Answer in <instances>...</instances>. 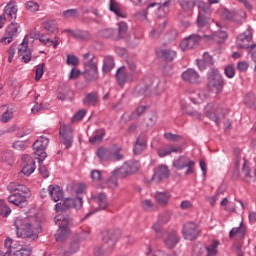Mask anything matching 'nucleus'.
Instances as JSON below:
<instances>
[{"mask_svg":"<svg viewBox=\"0 0 256 256\" xmlns=\"http://www.w3.org/2000/svg\"><path fill=\"white\" fill-rule=\"evenodd\" d=\"M117 241H119V234L117 232L108 230L101 232L97 256L111 255L115 245H117Z\"/></svg>","mask_w":256,"mask_h":256,"instance_id":"nucleus-1","label":"nucleus"},{"mask_svg":"<svg viewBox=\"0 0 256 256\" xmlns=\"http://www.w3.org/2000/svg\"><path fill=\"white\" fill-rule=\"evenodd\" d=\"M14 227L16 228L17 237L27 239L28 241H35V239L39 237V235L33 231L29 218L17 217L14 220Z\"/></svg>","mask_w":256,"mask_h":256,"instance_id":"nucleus-2","label":"nucleus"},{"mask_svg":"<svg viewBox=\"0 0 256 256\" xmlns=\"http://www.w3.org/2000/svg\"><path fill=\"white\" fill-rule=\"evenodd\" d=\"M56 224L59 225L55 237L56 241L64 243L69 239V228L73 225V218L67 214H59L55 217Z\"/></svg>","mask_w":256,"mask_h":256,"instance_id":"nucleus-3","label":"nucleus"},{"mask_svg":"<svg viewBox=\"0 0 256 256\" xmlns=\"http://www.w3.org/2000/svg\"><path fill=\"white\" fill-rule=\"evenodd\" d=\"M207 87L209 91L215 93L216 95L223 91V87H225V81L223 80V77L219 73V70L211 68L208 71Z\"/></svg>","mask_w":256,"mask_h":256,"instance_id":"nucleus-4","label":"nucleus"},{"mask_svg":"<svg viewBox=\"0 0 256 256\" xmlns=\"http://www.w3.org/2000/svg\"><path fill=\"white\" fill-rule=\"evenodd\" d=\"M204 115H206V117L211 121H214L217 127H219L221 117H225V115H227V110L217 103H209L204 108Z\"/></svg>","mask_w":256,"mask_h":256,"instance_id":"nucleus-5","label":"nucleus"},{"mask_svg":"<svg viewBox=\"0 0 256 256\" xmlns=\"http://www.w3.org/2000/svg\"><path fill=\"white\" fill-rule=\"evenodd\" d=\"M81 207H83V198L78 196L61 200L60 203L55 205V211L57 213H67L69 209H80Z\"/></svg>","mask_w":256,"mask_h":256,"instance_id":"nucleus-6","label":"nucleus"},{"mask_svg":"<svg viewBox=\"0 0 256 256\" xmlns=\"http://www.w3.org/2000/svg\"><path fill=\"white\" fill-rule=\"evenodd\" d=\"M172 166L178 171H183V169H187L185 175H191L192 173H194L195 161L191 160V158L185 155H182L173 160Z\"/></svg>","mask_w":256,"mask_h":256,"instance_id":"nucleus-7","label":"nucleus"},{"mask_svg":"<svg viewBox=\"0 0 256 256\" xmlns=\"http://www.w3.org/2000/svg\"><path fill=\"white\" fill-rule=\"evenodd\" d=\"M89 238V231H84L80 235H75L68 244V248L63 252V256L75 255L81 249V241Z\"/></svg>","mask_w":256,"mask_h":256,"instance_id":"nucleus-8","label":"nucleus"},{"mask_svg":"<svg viewBox=\"0 0 256 256\" xmlns=\"http://www.w3.org/2000/svg\"><path fill=\"white\" fill-rule=\"evenodd\" d=\"M32 147L34 149L36 159L43 163V160L47 159V152L45 151L47 147H49V138L41 136L33 143Z\"/></svg>","mask_w":256,"mask_h":256,"instance_id":"nucleus-9","label":"nucleus"},{"mask_svg":"<svg viewBox=\"0 0 256 256\" xmlns=\"http://www.w3.org/2000/svg\"><path fill=\"white\" fill-rule=\"evenodd\" d=\"M169 175V167L165 164H160L154 168L153 175L148 183H150V185H159V183H162L165 179H169Z\"/></svg>","mask_w":256,"mask_h":256,"instance_id":"nucleus-10","label":"nucleus"},{"mask_svg":"<svg viewBox=\"0 0 256 256\" xmlns=\"http://www.w3.org/2000/svg\"><path fill=\"white\" fill-rule=\"evenodd\" d=\"M61 137V143L65 146V149L73 147V127L68 124H62L59 129Z\"/></svg>","mask_w":256,"mask_h":256,"instance_id":"nucleus-11","label":"nucleus"},{"mask_svg":"<svg viewBox=\"0 0 256 256\" xmlns=\"http://www.w3.org/2000/svg\"><path fill=\"white\" fill-rule=\"evenodd\" d=\"M19 29H21V25L17 22H12L7 26L5 36L1 38L0 43H3L4 45L13 43V39L19 35Z\"/></svg>","mask_w":256,"mask_h":256,"instance_id":"nucleus-12","label":"nucleus"},{"mask_svg":"<svg viewBox=\"0 0 256 256\" xmlns=\"http://www.w3.org/2000/svg\"><path fill=\"white\" fill-rule=\"evenodd\" d=\"M252 42H253V31L251 30V27H248L246 31L238 35L236 39V45L238 49H249Z\"/></svg>","mask_w":256,"mask_h":256,"instance_id":"nucleus-13","label":"nucleus"},{"mask_svg":"<svg viewBox=\"0 0 256 256\" xmlns=\"http://www.w3.org/2000/svg\"><path fill=\"white\" fill-rule=\"evenodd\" d=\"M201 39H206L205 35L192 34L180 43V49H182V51L195 49L196 47H199Z\"/></svg>","mask_w":256,"mask_h":256,"instance_id":"nucleus-14","label":"nucleus"},{"mask_svg":"<svg viewBox=\"0 0 256 256\" xmlns=\"http://www.w3.org/2000/svg\"><path fill=\"white\" fill-rule=\"evenodd\" d=\"M182 235L187 241H195L199 237V228L193 222H187L182 229Z\"/></svg>","mask_w":256,"mask_h":256,"instance_id":"nucleus-15","label":"nucleus"},{"mask_svg":"<svg viewBox=\"0 0 256 256\" xmlns=\"http://www.w3.org/2000/svg\"><path fill=\"white\" fill-rule=\"evenodd\" d=\"M197 25L199 31L205 33L209 29V9L199 8V14L197 18Z\"/></svg>","mask_w":256,"mask_h":256,"instance_id":"nucleus-16","label":"nucleus"},{"mask_svg":"<svg viewBox=\"0 0 256 256\" xmlns=\"http://www.w3.org/2000/svg\"><path fill=\"white\" fill-rule=\"evenodd\" d=\"M182 79L186 83H191L192 85H199L201 83V75L195 69L189 68L182 73Z\"/></svg>","mask_w":256,"mask_h":256,"instance_id":"nucleus-17","label":"nucleus"},{"mask_svg":"<svg viewBox=\"0 0 256 256\" xmlns=\"http://www.w3.org/2000/svg\"><path fill=\"white\" fill-rule=\"evenodd\" d=\"M140 165L139 161L137 160H130L122 166V168H119L120 173L124 176L127 177V175H133V173H137L139 171Z\"/></svg>","mask_w":256,"mask_h":256,"instance_id":"nucleus-18","label":"nucleus"},{"mask_svg":"<svg viewBox=\"0 0 256 256\" xmlns=\"http://www.w3.org/2000/svg\"><path fill=\"white\" fill-rule=\"evenodd\" d=\"M28 43L29 42L24 39L18 48V57L23 63H29L32 59Z\"/></svg>","mask_w":256,"mask_h":256,"instance_id":"nucleus-19","label":"nucleus"},{"mask_svg":"<svg viewBox=\"0 0 256 256\" xmlns=\"http://www.w3.org/2000/svg\"><path fill=\"white\" fill-rule=\"evenodd\" d=\"M22 162V173L29 177V175H32L35 172V160H33V158H31L29 155L25 154L22 157Z\"/></svg>","mask_w":256,"mask_h":256,"instance_id":"nucleus-20","label":"nucleus"},{"mask_svg":"<svg viewBox=\"0 0 256 256\" xmlns=\"http://www.w3.org/2000/svg\"><path fill=\"white\" fill-rule=\"evenodd\" d=\"M31 253H33V247L31 245L23 246V244H13L10 256H31Z\"/></svg>","mask_w":256,"mask_h":256,"instance_id":"nucleus-21","label":"nucleus"},{"mask_svg":"<svg viewBox=\"0 0 256 256\" xmlns=\"http://www.w3.org/2000/svg\"><path fill=\"white\" fill-rule=\"evenodd\" d=\"M116 79L118 84L123 86L127 81H133V76L129 74V70L125 66H122L116 72Z\"/></svg>","mask_w":256,"mask_h":256,"instance_id":"nucleus-22","label":"nucleus"},{"mask_svg":"<svg viewBox=\"0 0 256 256\" xmlns=\"http://www.w3.org/2000/svg\"><path fill=\"white\" fill-rule=\"evenodd\" d=\"M171 153H183V146L168 144L164 148L158 150V157H167Z\"/></svg>","mask_w":256,"mask_h":256,"instance_id":"nucleus-23","label":"nucleus"},{"mask_svg":"<svg viewBox=\"0 0 256 256\" xmlns=\"http://www.w3.org/2000/svg\"><path fill=\"white\" fill-rule=\"evenodd\" d=\"M9 203H12V205H16V207H20V209H23L25 205H27V197L24 195H21V193L17 192L10 196H8Z\"/></svg>","mask_w":256,"mask_h":256,"instance_id":"nucleus-24","label":"nucleus"},{"mask_svg":"<svg viewBox=\"0 0 256 256\" xmlns=\"http://www.w3.org/2000/svg\"><path fill=\"white\" fill-rule=\"evenodd\" d=\"M224 17L228 19V21H236V23H240L242 19H245V12L243 10L239 11H229L225 10L224 11Z\"/></svg>","mask_w":256,"mask_h":256,"instance_id":"nucleus-25","label":"nucleus"},{"mask_svg":"<svg viewBox=\"0 0 256 256\" xmlns=\"http://www.w3.org/2000/svg\"><path fill=\"white\" fill-rule=\"evenodd\" d=\"M120 177H125L122 173L121 170L116 169L112 172V176L106 180V187H109L110 189H117L119 187V182L118 179Z\"/></svg>","mask_w":256,"mask_h":256,"instance_id":"nucleus-26","label":"nucleus"},{"mask_svg":"<svg viewBox=\"0 0 256 256\" xmlns=\"http://www.w3.org/2000/svg\"><path fill=\"white\" fill-rule=\"evenodd\" d=\"M48 193H49L52 201H54L55 203H57V201H61V199H63V189H61V187L58 185H50L48 187Z\"/></svg>","mask_w":256,"mask_h":256,"instance_id":"nucleus-27","label":"nucleus"},{"mask_svg":"<svg viewBox=\"0 0 256 256\" xmlns=\"http://www.w3.org/2000/svg\"><path fill=\"white\" fill-rule=\"evenodd\" d=\"M179 241H181L179 234H177V232L175 231H172L167 235L166 239L164 240V243L166 247H168V249H175Z\"/></svg>","mask_w":256,"mask_h":256,"instance_id":"nucleus-28","label":"nucleus"},{"mask_svg":"<svg viewBox=\"0 0 256 256\" xmlns=\"http://www.w3.org/2000/svg\"><path fill=\"white\" fill-rule=\"evenodd\" d=\"M7 191L10 193H15L18 191V193L27 195V193H29V187L18 182H10L7 186Z\"/></svg>","mask_w":256,"mask_h":256,"instance_id":"nucleus-29","label":"nucleus"},{"mask_svg":"<svg viewBox=\"0 0 256 256\" xmlns=\"http://www.w3.org/2000/svg\"><path fill=\"white\" fill-rule=\"evenodd\" d=\"M64 31H65V33H71V35H72V37H74V39H78L80 41H89V39H91V33H89L88 31L71 30V29H67Z\"/></svg>","mask_w":256,"mask_h":256,"instance_id":"nucleus-30","label":"nucleus"},{"mask_svg":"<svg viewBox=\"0 0 256 256\" xmlns=\"http://www.w3.org/2000/svg\"><path fill=\"white\" fill-rule=\"evenodd\" d=\"M2 17L4 21H13V19H17V7L11 4L6 5Z\"/></svg>","mask_w":256,"mask_h":256,"instance_id":"nucleus-31","label":"nucleus"},{"mask_svg":"<svg viewBox=\"0 0 256 256\" xmlns=\"http://www.w3.org/2000/svg\"><path fill=\"white\" fill-rule=\"evenodd\" d=\"M154 197L157 203L161 205V207H167V205H169V199H171V192H156Z\"/></svg>","mask_w":256,"mask_h":256,"instance_id":"nucleus-32","label":"nucleus"},{"mask_svg":"<svg viewBox=\"0 0 256 256\" xmlns=\"http://www.w3.org/2000/svg\"><path fill=\"white\" fill-rule=\"evenodd\" d=\"M147 149V140L143 135L139 136L135 142L133 152L135 155H141Z\"/></svg>","mask_w":256,"mask_h":256,"instance_id":"nucleus-33","label":"nucleus"},{"mask_svg":"<svg viewBox=\"0 0 256 256\" xmlns=\"http://www.w3.org/2000/svg\"><path fill=\"white\" fill-rule=\"evenodd\" d=\"M219 240H214L205 246V256H218L219 255Z\"/></svg>","mask_w":256,"mask_h":256,"instance_id":"nucleus-34","label":"nucleus"},{"mask_svg":"<svg viewBox=\"0 0 256 256\" xmlns=\"http://www.w3.org/2000/svg\"><path fill=\"white\" fill-rule=\"evenodd\" d=\"M158 57L164 61H173L177 57V51L172 49H160L157 51Z\"/></svg>","mask_w":256,"mask_h":256,"instance_id":"nucleus-35","label":"nucleus"},{"mask_svg":"<svg viewBox=\"0 0 256 256\" xmlns=\"http://www.w3.org/2000/svg\"><path fill=\"white\" fill-rule=\"evenodd\" d=\"M247 233V228L243 224V222L240 224V227H234L229 232L230 239H233V237H238V239H243Z\"/></svg>","mask_w":256,"mask_h":256,"instance_id":"nucleus-36","label":"nucleus"},{"mask_svg":"<svg viewBox=\"0 0 256 256\" xmlns=\"http://www.w3.org/2000/svg\"><path fill=\"white\" fill-rule=\"evenodd\" d=\"M109 174L105 170H97V187L98 189H105L107 187V180Z\"/></svg>","mask_w":256,"mask_h":256,"instance_id":"nucleus-37","label":"nucleus"},{"mask_svg":"<svg viewBox=\"0 0 256 256\" xmlns=\"http://www.w3.org/2000/svg\"><path fill=\"white\" fill-rule=\"evenodd\" d=\"M121 147L114 145L110 148V158L109 161H123L125 156L121 153Z\"/></svg>","mask_w":256,"mask_h":256,"instance_id":"nucleus-38","label":"nucleus"},{"mask_svg":"<svg viewBox=\"0 0 256 256\" xmlns=\"http://www.w3.org/2000/svg\"><path fill=\"white\" fill-rule=\"evenodd\" d=\"M97 205V211H105V209L109 207V200L107 199V195L105 193H98Z\"/></svg>","mask_w":256,"mask_h":256,"instance_id":"nucleus-39","label":"nucleus"},{"mask_svg":"<svg viewBox=\"0 0 256 256\" xmlns=\"http://www.w3.org/2000/svg\"><path fill=\"white\" fill-rule=\"evenodd\" d=\"M204 37H206V39H211L216 43H223V41H225V39L227 38V32L218 31L213 33L212 35H204Z\"/></svg>","mask_w":256,"mask_h":256,"instance_id":"nucleus-40","label":"nucleus"},{"mask_svg":"<svg viewBox=\"0 0 256 256\" xmlns=\"http://www.w3.org/2000/svg\"><path fill=\"white\" fill-rule=\"evenodd\" d=\"M111 155V148L100 147L97 151V157L100 161H109Z\"/></svg>","mask_w":256,"mask_h":256,"instance_id":"nucleus-41","label":"nucleus"},{"mask_svg":"<svg viewBox=\"0 0 256 256\" xmlns=\"http://www.w3.org/2000/svg\"><path fill=\"white\" fill-rule=\"evenodd\" d=\"M127 31H129V26L126 22L122 21L118 23V36L115 38L116 40L125 39L127 35Z\"/></svg>","mask_w":256,"mask_h":256,"instance_id":"nucleus-42","label":"nucleus"},{"mask_svg":"<svg viewBox=\"0 0 256 256\" xmlns=\"http://www.w3.org/2000/svg\"><path fill=\"white\" fill-rule=\"evenodd\" d=\"M110 11L112 13L116 14L117 17H121L122 19H125L127 17L123 12H121V9L119 8V3L115 0H110V6H109Z\"/></svg>","mask_w":256,"mask_h":256,"instance_id":"nucleus-43","label":"nucleus"},{"mask_svg":"<svg viewBox=\"0 0 256 256\" xmlns=\"http://www.w3.org/2000/svg\"><path fill=\"white\" fill-rule=\"evenodd\" d=\"M147 91H149V86L142 83L135 88L134 95L135 97H141V96L147 97V95H149Z\"/></svg>","mask_w":256,"mask_h":256,"instance_id":"nucleus-44","label":"nucleus"},{"mask_svg":"<svg viewBox=\"0 0 256 256\" xmlns=\"http://www.w3.org/2000/svg\"><path fill=\"white\" fill-rule=\"evenodd\" d=\"M113 67H115V60L113 59L112 56H106L104 58V64H103L104 73H109V71H111Z\"/></svg>","mask_w":256,"mask_h":256,"instance_id":"nucleus-45","label":"nucleus"},{"mask_svg":"<svg viewBox=\"0 0 256 256\" xmlns=\"http://www.w3.org/2000/svg\"><path fill=\"white\" fill-rule=\"evenodd\" d=\"M39 41L40 43H43L44 45H47L48 47H51L53 45L54 49H57L59 38H55L56 40L53 41L50 38H45V36L38 33Z\"/></svg>","mask_w":256,"mask_h":256,"instance_id":"nucleus-46","label":"nucleus"},{"mask_svg":"<svg viewBox=\"0 0 256 256\" xmlns=\"http://www.w3.org/2000/svg\"><path fill=\"white\" fill-rule=\"evenodd\" d=\"M43 29L48 33H55L57 31V22L55 20H48L43 23Z\"/></svg>","mask_w":256,"mask_h":256,"instance_id":"nucleus-47","label":"nucleus"},{"mask_svg":"<svg viewBox=\"0 0 256 256\" xmlns=\"http://www.w3.org/2000/svg\"><path fill=\"white\" fill-rule=\"evenodd\" d=\"M71 189L76 195H81V193L87 190V185L83 182L75 183L71 185Z\"/></svg>","mask_w":256,"mask_h":256,"instance_id":"nucleus-48","label":"nucleus"},{"mask_svg":"<svg viewBox=\"0 0 256 256\" xmlns=\"http://www.w3.org/2000/svg\"><path fill=\"white\" fill-rule=\"evenodd\" d=\"M178 1L184 11H192L193 7H195V2L193 0H178Z\"/></svg>","mask_w":256,"mask_h":256,"instance_id":"nucleus-49","label":"nucleus"},{"mask_svg":"<svg viewBox=\"0 0 256 256\" xmlns=\"http://www.w3.org/2000/svg\"><path fill=\"white\" fill-rule=\"evenodd\" d=\"M166 23L163 22L158 28H155L154 30L151 31L150 35L153 39H159L161 36V33L165 31Z\"/></svg>","mask_w":256,"mask_h":256,"instance_id":"nucleus-50","label":"nucleus"},{"mask_svg":"<svg viewBox=\"0 0 256 256\" xmlns=\"http://www.w3.org/2000/svg\"><path fill=\"white\" fill-rule=\"evenodd\" d=\"M84 105H95L97 103V93H89L83 99Z\"/></svg>","mask_w":256,"mask_h":256,"instance_id":"nucleus-51","label":"nucleus"},{"mask_svg":"<svg viewBox=\"0 0 256 256\" xmlns=\"http://www.w3.org/2000/svg\"><path fill=\"white\" fill-rule=\"evenodd\" d=\"M0 215L2 217H9L11 215V208L3 200H0Z\"/></svg>","mask_w":256,"mask_h":256,"instance_id":"nucleus-52","label":"nucleus"},{"mask_svg":"<svg viewBox=\"0 0 256 256\" xmlns=\"http://www.w3.org/2000/svg\"><path fill=\"white\" fill-rule=\"evenodd\" d=\"M128 65V73L132 76L133 79H135V75L139 73V70H137V64H135V61L130 60L127 62Z\"/></svg>","mask_w":256,"mask_h":256,"instance_id":"nucleus-53","label":"nucleus"},{"mask_svg":"<svg viewBox=\"0 0 256 256\" xmlns=\"http://www.w3.org/2000/svg\"><path fill=\"white\" fill-rule=\"evenodd\" d=\"M25 7L30 13H37L39 11V3L35 1H28L25 3Z\"/></svg>","mask_w":256,"mask_h":256,"instance_id":"nucleus-54","label":"nucleus"},{"mask_svg":"<svg viewBox=\"0 0 256 256\" xmlns=\"http://www.w3.org/2000/svg\"><path fill=\"white\" fill-rule=\"evenodd\" d=\"M86 71H97V63L95 62V56L84 63Z\"/></svg>","mask_w":256,"mask_h":256,"instance_id":"nucleus-55","label":"nucleus"},{"mask_svg":"<svg viewBox=\"0 0 256 256\" xmlns=\"http://www.w3.org/2000/svg\"><path fill=\"white\" fill-rule=\"evenodd\" d=\"M13 245H17V243H15V241H13V239H11L10 237L6 238L4 242V246L7 249L5 255L6 253H8L9 255L13 253Z\"/></svg>","mask_w":256,"mask_h":256,"instance_id":"nucleus-56","label":"nucleus"},{"mask_svg":"<svg viewBox=\"0 0 256 256\" xmlns=\"http://www.w3.org/2000/svg\"><path fill=\"white\" fill-rule=\"evenodd\" d=\"M62 17L65 19H73L79 17V13L77 12V9H68L62 13Z\"/></svg>","mask_w":256,"mask_h":256,"instance_id":"nucleus-57","label":"nucleus"},{"mask_svg":"<svg viewBox=\"0 0 256 256\" xmlns=\"http://www.w3.org/2000/svg\"><path fill=\"white\" fill-rule=\"evenodd\" d=\"M99 35L104 39H111V37L115 35V30L113 28H107V29L101 30L99 32Z\"/></svg>","mask_w":256,"mask_h":256,"instance_id":"nucleus-58","label":"nucleus"},{"mask_svg":"<svg viewBox=\"0 0 256 256\" xmlns=\"http://www.w3.org/2000/svg\"><path fill=\"white\" fill-rule=\"evenodd\" d=\"M85 115H87V110H79L76 114L73 115L71 123H77V121H81Z\"/></svg>","mask_w":256,"mask_h":256,"instance_id":"nucleus-59","label":"nucleus"},{"mask_svg":"<svg viewBox=\"0 0 256 256\" xmlns=\"http://www.w3.org/2000/svg\"><path fill=\"white\" fill-rule=\"evenodd\" d=\"M164 137L167 139V141H173L174 143H177L183 139L181 135L173 134L171 132L165 133Z\"/></svg>","mask_w":256,"mask_h":256,"instance_id":"nucleus-60","label":"nucleus"},{"mask_svg":"<svg viewBox=\"0 0 256 256\" xmlns=\"http://www.w3.org/2000/svg\"><path fill=\"white\" fill-rule=\"evenodd\" d=\"M148 107L147 106H140L138 107L131 116V119H139V117H141V115H143V113H145V111H147Z\"/></svg>","mask_w":256,"mask_h":256,"instance_id":"nucleus-61","label":"nucleus"},{"mask_svg":"<svg viewBox=\"0 0 256 256\" xmlns=\"http://www.w3.org/2000/svg\"><path fill=\"white\" fill-rule=\"evenodd\" d=\"M66 63L67 65H72V67H77L79 65V58L73 54H68Z\"/></svg>","mask_w":256,"mask_h":256,"instance_id":"nucleus-62","label":"nucleus"},{"mask_svg":"<svg viewBox=\"0 0 256 256\" xmlns=\"http://www.w3.org/2000/svg\"><path fill=\"white\" fill-rule=\"evenodd\" d=\"M44 71H45V63L39 64L36 68L35 81H41Z\"/></svg>","mask_w":256,"mask_h":256,"instance_id":"nucleus-63","label":"nucleus"},{"mask_svg":"<svg viewBox=\"0 0 256 256\" xmlns=\"http://www.w3.org/2000/svg\"><path fill=\"white\" fill-rule=\"evenodd\" d=\"M142 207L146 211H155L156 209L155 204L149 199L142 201Z\"/></svg>","mask_w":256,"mask_h":256,"instance_id":"nucleus-64","label":"nucleus"}]
</instances>
